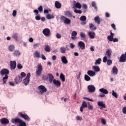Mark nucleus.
Here are the masks:
<instances>
[{
    "label": "nucleus",
    "mask_w": 126,
    "mask_h": 126,
    "mask_svg": "<svg viewBox=\"0 0 126 126\" xmlns=\"http://www.w3.org/2000/svg\"><path fill=\"white\" fill-rule=\"evenodd\" d=\"M84 79L86 80V81H90L91 80V78L88 75H84Z\"/></svg>",
    "instance_id": "nucleus-39"
},
{
    "label": "nucleus",
    "mask_w": 126,
    "mask_h": 126,
    "mask_svg": "<svg viewBox=\"0 0 126 126\" xmlns=\"http://www.w3.org/2000/svg\"><path fill=\"white\" fill-rule=\"evenodd\" d=\"M16 14H17V11L16 10H14L12 12V15L14 17H15L16 16Z\"/></svg>",
    "instance_id": "nucleus-54"
},
{
    "label": "nucleus",
    "mask_w": 126,
    "mask_h": 126,
    "mask_svg": "<svg viewBox=\"0 0 126 126\" xmlns=\"http://www.w3.org/2000/svg\"><path fill=\"white\" fill-rule=\"evenodd\" d=\"M37 9L39 12H42V11H43V6H40L37 8Z\"/></svg>",
    "instance_id": "nucleus-57"
},
{
    "label": "nucleus",
    "mask_w": 126,
    "mask_h": 126,
    "mask_svg": "<svg viewBox=\"0 0 126 126\" xmlns=\"http://www.w3.org/2000/svg\"><path fill=\"white\" fill-rule=\"evenodd\" d=\"M78 48L81 50H85V43L83 41H79L78 43Z\"/></svg>",
    "instance_id": "nucleus-8"
},
{
    "label": "nucleus",
    "mask_w": 126,
    "mask_h": 126,
    "mask_svg": "<svg viewBox=\"0 0 126 126\" xmlns=\"http://www.w3.org/2000/svg\"><path fill=\"white\" fill-rule=\"evenodd\" d=\"M101 124H102V125H106V124H107V122H106V120L105 119H102L101 120Z\"/></svg>",
    "instance_id": "nucleus-62"
},
{
    "label": "nucleus",
    "mask_w": 126,
    "mask_h": 126,
    "mask_svg": "<svg viewBox=\"0 0 126 126\" xmlns=\"http://www.w3.org/2000/svg\"><path fill=\"white\" fill-rule=\"evenodd\" d=\"M56 38L57 39H61L62 38V34L59 33H56Z\"/></svg>",
    "instance_id": "nucleus-56"
},
{
    "label": "nucleus",
    "mask_w": 126,
    "mask_h": 126,
    "mask_svg": "<svg viewBox=\"0 0 126 126\" xmlns=\"http://www.w3.org/2000/svg\"><path fill=\"white\" fill-rule=\"evenodd\" d=\"M85 108H87V103H86V101H83L82 105L80 108V111L81 113L83 112V109H85Z\"/></svg>",
    "instance_id": "nucleus-14"
},
{
    "label": "nucleus",
    "mask_w": 126,
    "mask_h": 126,
    "mask_svg": "<svg viewBox=\"0 0 126 126\" xmlns=\"http://www.w3.org/2000/svg\"><path fill=\"white\" fill-rule=\"evenodd\" d=\"M74 12H75V13H78V14H81L82 13V11H81V10H77L76 9H75V10H74Z\"/></svg>",
    "instance_id": "nucleus-44"
},
{
    "label": "nucleus",
    "mask_w": 126,
    "mask_h": 126,
    "mask_svg": "<svg viewBox=\"0 0 126 126\" xmlns=\"http://www.w3.org/2000/svg\"><path fill=\"white\" fill-rule=\"evenodd\" d=\"M80 36L81 38H82V40H84L86 39V34L84 33L83 32H81L80 34Z\"/></svg>",
    "instance_id": "nucleus-36"
},
{
    "label": "nucleus",
    "mask_w": 126,
    "mask_h": 126,
    "mask_svg": "<svg viewBox=\"0 0 126 126\" xmlns=\"http://www.w3.org/2000/svg\"><path fill=\"white\" fill-rule=\"evenodd\" d=\"M112 96H114L115 98H118V94H117L114 90H112Z\"/></svg>",
    "instance_id": "nucleus-46"
},
{
    "label": "nucleus",
    "mask_w": 126,
    "mask_h": 126,
    "mask_svg": "<svg viewBox=\"0 0 126 126\" xmlns=\"http://www.w3.org/2000/svg\"><path fill=\"white\" fill-rule=\"evenodd\" d=\"M41 19V17H40V16L39 15H36L35 16V20H37V21H39Z\"/></svg>",
    "instance_id": "nucleus-63"
},
{
    "label": "nucleus",
    "mask_w": 126,
    "mask_h": 126,
    "mask_svg": "<svg viewBox=\"0 0 126 126\" xmlns=\"http://www.w3.org/2000/svg\"><path fill=\"white\" fill-rule=\"evenodd\" d=\"M122 112L125 114L126 115V107L124 106L122 109Z\"/></svg>",
    "instance_id": "nucleus-58"
},
{
    "label": "nucleus",
    "mask_w": 126,
    "mask_h": 126,
    "mask_svg": "<svg viewBox=\"0 0 126 126\" xmlns=\"http://www.w3.org/2000/svg\"><path fill=\"white\" fill-rule=\"evenodd\" d=\"M46 18L49 20L51 19H54V18H55V16L48 14L46 15Z\"/></svg>",
    "instance_id": "nucleus-34"
},
{
    "label": "nucleus",
    "mask_w": 126,
    "mask_h": 126,
    "mask_svg": "<svg viewBox=\"0 0 126 126\" xmlns=\"http://www.w3.org/2000/svg\"><path fill=\"white\" fill-rule=\"evenodd\" d=\"M96 2L94 1L92 2V6L93 7H94V9H95V10H97V6H96Z\"/></svg>",
    "instance_id": "nucleus-42"
},
{
    "label": "nucleus",
    "mask_w": 126,
    "mask_h": 126,
    "mask_svg": "<svg viewBox=\"0 0 126 126\" xmlns=\"http://www.w3.org/2000/svg\"><path fill=\"white\" fill-rule=\"evenodd\" d=\"M15 82L16 84H18L22 81V77L20 76H17L16 78L14 79Z\"/></svg>",
    "instance_id": "nucleus-15"
},
{
    "label": "nucleus",
    "mask_w": 126,
    "mask_h": 126,
    "mask_svg": "<svg viewBox=\"0 0 126 126\" xmlns=\"http://www.w3.org/2000/svg\"><path fill=\"white\" fill-rule=\"evenodd\" d=\"M114 39V37L111 36L110 35H108L107 37V40L110 42H112L113 40Z\"/></svg>",
    "instance_id": "nucleus-48"
},
{
    "label": "nucleus",
    "mask_w": 126,
    "mask_h": 126,
    "mask_svg": "<svg viewBox=\"0 0 126 126\" xmlns=\"http://www.w3.org/2000/svg\"><path fill=\"white\" fill-rule=\"evenodd\" d=\"M126 52L125 54H122L119 59L120 63H126Z\"/></svg>",
    "instance_id": "nucleus-9"
},
{
    "label": "nucleus",
    "mask_w": 126,
    "mask_h": 126,
    "mask_svg": "<svg viewBox=\"0 0 126 126\" xmlns=\"http://www.w3.org/2000/svg\"><path fill=\"white\" fill-rule=\"evenodd\" d=\"M40 46V43H36L33 45V49H37Z\"/></svg>",
    "instance_id": "nucleus-51"
},
{
    "label": "nucleus",
    "mask_w": 126,
    "mask_h": 126,
    "mask_svg": "<svg viewBox=\"0 0 126 126\" xmlns=\"http://www.w3.org/2000/svg\"><path fill=\"white\" fill-rule=\"evenodd\" d=\"M13 56L14 57H18V56H20V51L19 50H15L13 53Z\"/></svg>",
    "instance_id": "nucleus-30"
},
{
    "label": "nucleus",
    "mask_w": 126,
    "mask_h": 126,
    "mask_svg": "<svg viewBox=\"0 0 126 126\" xmlns=\"http://www.w3.org/2000/svg\"><path fill=\"white\" fill-rule=\"evenodd\" d=\"M71 49H74L75 48V45L73 43H70V46H69Z\"/></svg>",
    "instance_id": "nucleus-59"
},
{
    "label": "nucleus",
    "mask_w": 126,
    "mask_h": 126,
    "mask_svg": "<svg viewBox=\"0 0 126 126\" xmlns=\"http://www.w3.org/2000/svg\"><path fill=\"white\" fill-rule=\"evenodd\" d=\"M88 35L90 39H94V38H95V36H96V34L94 32H88Z\"/></svg>",
    "instance_id": "nucleus-21"
},
{
    "label": "nucleus",
    "mask_w": 126,
    "mask_h": 126,
    "mask_svg": "<svg viewBox=\"0 0 126 126\" xmlns=\"http://www.w3.org/2000/svg\"><path fill=\"white\" fill-rule=\"evenodd\" d=\"M100 92L101 93H103V94H108L109 93V92L108 91V90L106 89H104L103 88L99 89Z\"/></svg>",
    "instance_id": "nucleus-28"
},
{
    "label": "nucleus",
    "mask_w": 126,
    "mask_h": 126,
    "mask_svg": "<svg viewBox=\"0 0 126 126\" xmlns=\"http://www.w3.org/2000/svg\"><path fill=\"white\" fill-rule=\"evenodd\" d=\"M42 33L44 36H48L51 35V30L49 28H45L42 31Z\"/></svg>",
    "instance_id": "nucleus-6"
},
{
    "label": "nucleus",
    "mask_w": 126,
    "mask_h": 126,
    "mask_svg": "<svg viewBox=\"0 0 126 126\" xmlns=\"http://www.w3.org/2000/svg\"><path fill=\"white\" fill-rule=\"evenodd\" d=\"M73 3L74 4V6L73 7V8H78L79 9H80L82 7L81 4L78 2H76V1L74 0L73 1Z\"/></svg>",
    "instance_id": "nucleus-13"
},
{
    "label": "nucleus",
    "mask_w": 126,
    "mask_h": 126,
    "mask_svg": "<svg viewBox=\"0 0 126 126\" xmlns=\"http://www.w3.org/2000/svg\"><path fill=\"white\" fill-rule=\"evenodd\" d=\"M93 69L94 70V72L96 73V72H98L100 70V67L98 66H93Z\"/></svg>",
    "instance_id": "nucleus-27"
},
{
    "label": "nucleus",
    "mask_w": 126,
    "mask_h": 126,
    "mask_svg": "<svg viewBox=\"0 0 126 126\" xmlns=\"http://www.w3.org/2000/svg\"><path fill=\"white\" fill-rule=\"evenodd\" d=\"M0 122L2 125H7L8 124H9V121L6 118L1 119Z\"/></svg>",
    "instance_id": "nucleus-16"
},
{
    "label": "nucleus",
    "mask_w": 126,
    "mask_h": 126,
    "mask_svg": "<svg viewBox=\"0 0 126 126\" xmlns=\"http://www.w3.org/2000/svg\"><path fill=\"white\" fill-rule=\"evenodd\" d=\"M0 74L3 77L2 80L3 84H5L8 79V74H9V70L6 68H3L0 71Z\"/></svg>",
    "instance_id": "nucleus-1"
},
{
    "label": "nucleus",
    "mask_w": 126,
    "mask_h": 126,
    "mask_svg": "<svg viewBox=\"0 0 126 126\" xmlns=\"http://www.w3.org/2000/svg\"><path fill=\"white\" fill-rule=\"evenodd\" d=\"M44 50L45 52H47V53H49L51 52V47L49 45H46Z\"/></svg>",
    "instance_id": "nucleus-37"
},
{
    "label": "nucleus",
    "mask_w": 126,
    "mask_h": 126,
    "mask_svg": "<svg viewBox=\"0 0 126 126\" xmlns=\"http://www.w3.org/2000/svg\"><path fill=\"white\" fill-rule=\"evenodd\" d=\"M26 76V74H25L24 72H22L21 73V77H22V78H23V77H25Z\"/></svg>",
    "instance_id": "nucleus-61"
},
{
    "label": "nucleus",
    "mask_w": 126,
    "mask_h": 126,
    "mask_svg": "<svg viewBox=\"0 0 126 126\" xmlns=\"http://www.w3.org/2000/svg\"><path fill=\"white\" fill-rule=\"evenodd\" d=\"M77 32L76 31H73L71 33V39L74 40V38H75V36H77Z\"/></svg>",
    "instance_id": "nucleus-31"
},
{
    "label": "nucleus",
    "mask_w": 126,
    "mask_h": 126,
    "mask_svg": "<svg viewBox=\"0 0 126 126\" xmlns=\"http://www.w3.org/2000/svg\"><path fill=\"white\" fill-rule=\"evenodd\" d=\"M43 71V65L41 64H38L37 65V69L36 70L35 73L36 76H41L42 72Z\"/></svg>",
    "instance_id": "nucleus-2"
},
{
    "label": "nucleus",
    "mask_w": 126,
    "mask_h": 126,
    "mask_svg": "<svg viewBox=\"0 0 126 126\" xmlns=\"http://www.w3.org/2000/svg\"><path fill=\"white\" fill-rule=\"evenodd\" d=\"M29 82H30V79L25 78L23 81V83L25 85V86H27L28 84H29Z\"/></svg>",
    "instance_id": "nucleus-26"
},
{
    "label": "nucleus",
    "mask_w": 126,
    "mask_h": 126,
    "mask_svg": "<svg viewBox=\"0 0 126 126\" xmlns=\"http://www.w3.org/2000/svg\"><path fill=\"white\" fill-rule=\"evenodd\" d=\"M111 72L113 74H114V75H117V74H118V68L116 66H113Z\"/></svg>",
    "instance_id": "nucleus-22"
},
{
    "label": "nucleus",
    "mask_w": 126,
    "mask_h": 126,
    "mask_svg": "<svg viewBox=\"0 0 126 126\" xmlns=\"http://www.w3.org/2000/svg\"><path fill=\"white\" fill-rule=\"evenodd\" d=\"M37 89L39 91V94H40L41 95H43L44 93L47 92V90L46 87L43 85L39 86L37 88Z\"/></svg>",
    "instance_id": "nucleus-4"
},
{
    "label": "nucleus",
    "mask_w": 126,
    "mask_h": 126,
    "mask_svg": "<svg viewBox=\"0 0 126 126\" xmlns=\"http://www.w3.org/2000/svg\"><path fill=\"white\" fill-rule=\"evenodd\" d=\"M54 76L50 73H47V79H49L50 83H52L53 82V80H54Z\"/></svg>",
    "instance_id": "nucleus-17"
},
{
    "label": "nucleus",
    "mask_w": 126,
    "mask_h": 126,
    "mask_svg": "<svg viewBox=\"0 0 126 126\" xmlns=\"http://www.w3.org/2000/svg\"><path fill=\"white\" fill-rule=\"evenodd\" d=\"M94 20L95 22H96V23H97V24H100L101 23V21L100 20V18L98 16L94 18Z\"/></svg>",
    "instance_id": "nucleus-33"
},
{
    "label": "nucleus",
    "mask_w": 126,
    "mask_h": 126,
    "mask_svg": "<svg viewBox=\"0 0 126 126\" xmlns=\"http://www.w3.org/2000/svg\"><path fill=\"white\" fill-rule=\"evenodd\" d=\"M8 49L10 52H13L15 49V46H14V45L11 44L8 46Z\"/></svg>",
    "instance_id": "nucleus-29"
},
{
    "label": "nucleus",
    "mask_w": 126,
    "mask_h": 126,
    "mask_svg": "<svg viewBox=\"0 0 126 126\" xmlns=\"http://www.w3.org/2000/svg\"><path fill=\"white\" fill-rule=\"evenodd\" d=\"M61 19L64 22V24H70L71 22V20L63 16L61 17Z\"/></svg>",
    "instance_id": "nucleus-7"
},
{
    "label": "nucleus",
    "mask_w": 126,
    "mask_h": 126,
    "mask_svg": "<svg viewBox=\"0 0 126 126\" xmlns=\"http://www.w3.org/2000/svg\"><path fill=\"white\" fill-rule=\"evenodd\" d=\"M83 8H84V9H87V8H88L87 5L86 4H83Z\"/></svg>",
    "instance_id": "nucleus-64"
},
{
    "label": "nucleus",
    "mask_w": 126,
    "mask_h": 126,
    "mask_svg": "<svg viewBox=\"0 0 126 126\" xmlns=\"http://www.w3.org/2000/svg\"><path fill=\"white\" fill-rule=\"evenodd\" d=\"M65 15H66V16H67V17H72V15L69 11L66 12L65 13Z\"/></svg>",
    "instance_id": "nucleus-40"
},
{
    "label": "nucleus",
    "mask_w": 126,
    "mask_h": 126,
    "mask_svg": "<svg viewBox=\"0 0 126 126\" xmlns=\"http://www.w3.org/2000/svg\"><path fill=\"white\" fill-rule=\"evenodd\" d=\"M86 19H87V18H86V16H82L80 18V21H86Z\"/></svg>",
    "instance_id": "nucleus-45"
},
{
    "label": "nucleus",
    "mask_w": 126,
    "mask_h": 126,
    "mask_svg": "<svg viewBox=\"0 0 126 126\" xmlns=\"http://www.w3.org/2000/svg\"><path fill=\"white\" fill-rule=\"evenodd\" d=\"M12 37V38H13V39H15V40H17V38H18V33H13Z\"/></svg>",
    "instance_id": "nucleus-43"
},
{
    "label": "nucleus",
    "mask_w": 126,
    "mask_h": 126,
    "mask_svg": "<svg viewBox=\"0 0 126 126\" xmlns=\"http://www.w3.org/2000/svg\"><path fill=\"white\" fill-rule=\"evenodd\" d=\"M101 62H102V60L101 59V58H98L97 60L95 61V62L94 63L95 65H97V64H100Z\"/></svg>",
    "instance_id": "nucleus-41"
},
{
    "label": "nucleus",
    "mask_w": 126,
    "mask_h": 126,
    "mask_svg": "<svg viewBox=\"0 0 126 126\" xmlns=\"http://www.w3.org/2000/svg\"><path fill=\"white\" fill-rule=\"evenodd\" d=\"M84 99H85V100H87V101H90L91 102H93L94 100L92 99H90L88 97H84Z\"/></svg>",
    "instance_id": "nucleus-60"
},
{
    "label": "nucleus",
    "mask_w": 126,
    "mask_h": 126,
    "mask_svg": "<svg viewBox=\"0 0 126 126\" xmlns=\"http://www.w3.org/2000/svg\"><path fill=\"white\" fill-rule=\"evenodd\" d=\"M55 7L58 9H60L62 7V4L59 1H56L55 2Z\"/></svg>",
    "instance_id": "nucleus-24"
},
{
    "label": "nucleus",
    "mask_w": 126,
    "mask_h": 126,
    "mask_svg": "<svg viewBox=\"0 0 126 126\" xmlns=\"http://www.w3.org/2000/svg\"><path fill=\"white\" fill-rule=\"evenodd\" d=\"M89 28L91 30H96L97 29V28L93 24H90Z\"/></svg>",
    "instance_id": "nucleus-32"
},
{
    "label": "nucleus",
    "mask_w": 126,
    "mask_h": 126,
    "mask_svg": "<svg viewBox=\"0 0 126 126\" xmlns=\"http://www.w3.org/2000/svg\"><path fill=\"white\" fill-rule=\"evenodd\" d=\"M87 88L88 92H89L90 93H93L94 92H95V91H96V88L93 85H90L88 86Z\"/></svg>",
    "instance_id": "nucleus-5"
},
{
    "label": "nucleus",
    "mask_w": 126,
    "mask_h": 126,
    "mask_svg": "<svg viewBox=\"0 0 126 126\" xmlns=\"http://www.w3.org/2000/svg\"><path fill=\"white\" fill-rule=\"evenodd\" d=\"M68 47H69V46L68 45H66V48L62 46L60 48V50L62 54H65V53H66V51H69V49H68Z\"/></svg>",
    "instance_id": "nucleus-12"
},
{
    "label": "nucleus",
    "mask_w": 126,
    "mask_h": 126,
    "mask_svg": "<svg viewBox=\"0 0 126 126\" xmlns=\"http://www.w3.org/2000/svg\"><path fill=\"white\" fill-rule=\"evenodd\" d=\"M19 126H27L26 123L23 121H22V122L19 124Z\"/></svg>",
    "instance_id": "nucleus-47"
},
{
    "label": "nucleus",
    "mask_w": 126,
    "mask_h": 126,
    "mask_svg": "<svg viewBox=\"0 0 126 126\" xmlns=\"http://www.w3.org/2000/svg\"><path fill=\"white\" fill-rule=\"evenodd\" d=\"M88 108L89 110H90L91 111L93 109L94 107H93V105L89 104H88Z\"/></svg>",
    "instance_id": "nucleus-55"
},
{
    "label": "nucleus",
    "mask_w": 126,
    "mask_h": 126,
    "mask_svg": "<svg viewBox=\"0 0 126 126\" xmlns=\"http://www.w3.org/2000/svg\"><path fill=\"white\" fill-rule=\"evenodd\" d=\"M19 115L22 119H24L26 122H30V118L27 115V114L25 113H22V112H19Z\"/></svg>",
    "instance_id": "nucleus-3"
},
{
    "label": "nucleus",
    "mask_w": 126,
    "mask_h": 126,
    "mask_svg": "<svg viewBox=\"0 0 126 126\" xmlns=\"http://www.w3.org/2000/svg\"><path fill=\"white\" fill-rule=\"evenodd\" d=\"M10 66L11 70H13L16 68V62L15 61L10 62Z\"/></svg>",
    "instance_id": "nucleus-11"
},
{
    "label": "nucleus",
    "mask_w": 126,
    "mask_h": 126,
    "mask_svg": "<svg viewBox=\"0 0 126 126\" xmlns=\"http://www.w3.org/2000/svg\"><path fill=\"white\" fill-rule=\"evenodd\" d=\"M97 106L100 107V110H103V108H106V104L103 101H99L97 102Z\"/></svg>",
    "instance_id": "nucleus-10"
},
{
    "label": "nucleus",
    "mask_w": 126,
    "mask_h": 126,
    "mask_svg": "<svg viewBox=\"0 0 126 126\" xmlns=\"http://www.w3.org/2000/svg\"><path fill=\"white\" fill-rule=\"evenodd\" d=\"M17 67L18 69H22V68H23V66L20 63H18L17 65Z\"/></svg>",
    "instance_id": "nucleus-49"
},
{
    "label": "nucleus",
    "mask_w": 126,
    "mask_h": 126,
    "mask_svg": "<svg viewBox=\"0 0 126 126\" xmlns=\"http://www.w3.org/2000/svg\"><path fill=\"white\" fill-rule=\"evenodd\" d=\"M111 56H112V50L108 49L106 52L105 57H107V59H111Z\"/></svg>",
    "instance_id": "nucleus-18"
},
{
    "label": "nucleus",
    "mask_w": 126,
    "mask_h": 126,
    "mask_svg": "<svg viewBox=\"0 0 126 126\" xmlns=\"http://www.w3.org/2000/svg\"><path fill=\"white\" fill-rule=\"evenodd\" d=\"M113 63V62L111 60H107V65H111Z\"/></svg>",
    "instance_id": "nucleus-53"
},
{
    "label": "nucleus",
    "mask_w": 126,
    "mask_h": 126,
    "mask_svg": "<svg viewBox=\"0 0 126 126\" xmlns=\"http://www.w3.org/2000/svg\"><path fill=\"white\" fill-rule=\"evenodd\" d=\"M53 82L54 85H55L56 86H58V87H60V86H61V82L59 80H57L56 79H54L53 80Z\"/></svg>",
    "instance_id": "nucleus-23"
},
{
    "label": "nucleus",
    "mask_w": 126,
    "mask_h": 126,
    "mask_svg": "<svg viewBox=\"0 0 126 126\" xmlns=\"http://www.w3.org/2000/svg\"><path fill=\"white\" fill-rule=\"evenodd\" d=\"M60 78L61 79V80L63 81V82H64L65 81V77L64 75L63 74V73H61L60 75Z\"/></svg>",
    "instance_id": "nucleus-35"
},
{
    "label": "nucleus",
    "mask_w": 126,
    "mask_h": 126,
    "mask_svg": "<svg viewBox=\"0 0 126 126\" xmlns=\"http://www.w3.org/2000/svg\"><path fill=\"white\" fill-rule=\"evenodd\" d=\"M22 122V120H21L19 118H15L14 119L15 124H19V125Z\"/></svg>",
    "instance_id": "nucleus-38"
},
{
    "label": "nucleus",
    "mask_w": 126,
    "mask_h": 126,
    "mask_svg": "<svg viewBox=\"0 0 126 126\" xmlns=\"http://www.w3.org/2000/svg\"><path fill=\"white\" fill-rule=\"evenodd\" d=\"M87 74L88 75H89V76H90L91 77H93L94 76H95V75H96V73H95V72L93 70H88L87 71Z\"/></svg>",
    "instance_id": "nucleus-19"
},
{
    "label": "nucleus",
    "mask_w": 126,
    "mask_h": 126,
    "mask_svg": "<svg viewBox=\"0 0 126 126\" xmlns=\"http://www.w3.org/2000/svg\"><path fill=\"white\" fill-rule=\"evenodd\" d=\"M61 62L63 63V64H66L68 63V61L65 56H63L61 57Z\"/></svg>",
    "instance_id": "nucleus-20"
},
{
    "label": "nucleus",
    "mask_w": 126,
    "mask_h": 126,
    "mask_svg": "<svg viewBox=\"0 0 126 126\" xmlns=\"http://www.w3.org/2000/svg\"><path fill=\"white\" fill-rule=\"evenodd\" d=\"M35 58H37V59H40L41 58V55L40 52L38 50H36L33 54Z\"/></svg>",
    "instance_id": "nucleus-25"
},
{
    "label": "nucleus",
    "mask_w": 126,
    "mask_h": 126,
    "mask_svg": "<svg viewBox=\"0 0 126 126\" xmlns=\"http://www.w3.org/2000/svg\"><path fill=\"white\" fill-rule=\"evenodd\" d=\"M103 63H107L108 61V57L107 56H104L103 58Z\"/></svg>",
    "instance_id": "nucleus-52"
},
{
    "label": "nucleus",
    "mask_w": 126,
    "mask_h": 126,
    "mask_svg": "<svg viewBox=\"0 0 126 126\" xmlns=\"http://www.w3.org/2000/svg\"><path fill=\"white\" fill-rule=\"evenodd\" d=\"M76 121H82V117L79 116H77L76 117Z\"/></svg>",
    "instance_id": "nucleus-50"
}]
</instances>
